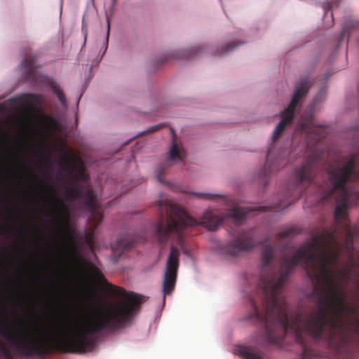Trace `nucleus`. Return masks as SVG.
I'll use <instances>...</instances> for the list:
<instances>
[{"instance_id":"obj_35","label":"nucleus","mask_w":359,"mask_h":359,"mask_svg":"<svg viewBox=\"0 0 359 359\" xmlns=\"http://www.w3.org/2000/svg\"><path fill=\"white\" fill-rule=\"evenodd\" d=\"M274 170H275L274 168H270V170L269 171H267L266 169L265 168L264 175H266L268 172H271V171H273Z\"/></svg>"},{"instance_id":"obj_31","label":"nucleus","mask_w":359,"mask_h":359,"mask_svg":"<svg viewBox=\"0 0 359 359\" xmlns=\"http://www.w3.org/2000/svg\"><path fill=\"white\" fill-rule=\"evenodd\" d=\"M109 28H110V22H109V18H107V41L108 40V37H109Z\"/></svg>"},{"instance_id":"obj_18","label":"nucleus","mask_w":359,"mask_h":359,"mask_svg":"<svg viewBox=\"0 0 359 359\" xmlns=\"http://www.w3.org/2000/svg\"><path fill=\"white\" fill-rule=\"evenodd\" d=\"M299 233V231L293 227L286 228L281 230L277 234V239H283L288 237H293Z\"/></svg>"},{"instance_id":"obj_30","label":"nucleus","mask_w":359,"mask_h":359,"mask_svg":"<svg viewBox=\"0 0 359 359\" xmlns=\"http://www.w3.org/2000/svg\"><path fill=\"white\" fill-rule=\"evenodd\" d=\"M10 229H11V228H9V227L1 226V233H5Z\"/></svg>"},{"instance_id":"obj_12","label":"nucleus","mask_w":359,"mask_h":359,"mask_svg":"<svg viewBox=\"0 0 359 359\" xmlns=\"http://www.w3.org/2000/svg\"><path fill=\"white\" fill-rule=\"evenodd\" d=\"M41 183L46 187V189L53 194V197L55 201V205L57 209L58 214L53 212L51 214L53 217V222L57 226L60 232L67 228L66 222L67 221L68 210L64 203L59 200L57 190L55 189L53 184H48L44 181H41Z\"/></svg>"},{"instance_id":"obj_4","label":"nucleus","mask_w":359,"mask_h":359,"mask_svg":"<svg viewBox=\"0 0 359 359\" xmlns=\"http://www.w3.org/2000/svg\"><path fill=\"white\" fill-rule=\"evenodd\" d=\"M66 194L70 201L80 199L86 209L90 212L88 217L89 232L86 236V242L89 248L93 250L95 248V231L103 219L102 210L96 201V196L88 185L79 183H74L72 187L67 189Z\"/></svg>"},{"instance_id":"obj_26","label":"nucleus","mask_w":359,"mask_h":359,"mask_svg":"<svg viewBox=\"0 0 359 359\" xmlns=\"http://www.w3.org/2000/svg\"><path fill=\"white\" fill-rule=\"evenodd\" d=\"M69 238L71 241V245L69 248V251L71 254H74L76 252V245L73 240L72 236L70 234L69 235Z\"/></svg>"},{"instance_id":"obj_6","label":"nucleus","mask_w":359,"mask_h":359,"mask_svg":"<svg viewBox=\"0 0 359 359\" xmlns=\"http://www.w3.org/2000/svg\"><path fill=\"white\" fill-rule=\"evenodd\" d=\"M255 245L253 231L251 229L242 231L231 240L221 245L218 248V253L224 259H236L241 252L250 251Z\"/></svg>"},{"instance_id":"obj_32","label":"nucleus","mask_w":359,"mask_h":359,"mask_svg":"<svg viewBox=\"0 0 359 359\" xmlns=\"http://www.w3.org/2000/svg\"><path fill=\"white\" fill-rule=\"evenodd\" d=\"M342 276L344 278H349V273H348V271H343L342 272Z\"/></svg>"},{"instance_id":"obj_20","label":"nucleus","mask_w":359,"mask_h":359,"mask_svg":"<svg viewBox=\"0 0 359 359\" xmlns=\"http://www.w3.org/2000/svg\"><path fill=\"white\" fill-rule=\"evenodd\" d=\"M52 90L53 93L56 95L62 105L64 107H67L65 95H64L60 88L56 85H53L52 87Z\"/></svg>"},{"instance_id":"obj_34","label":"nucleus","mask_w":359,"mask_h":359,"mask_svg":"<svg viewBox=\"0 0 359 359\" xmlns=\"http://www.w3.org/2000/svg\"><path fill=\"white\" fill-rule=\"evenodd\" d=\"M90 295L93 297V299H95L97 297L96 292L94 290H92L90 292Z\"/></svg>"},{"instance_id":"obj_5","label":"nucleus","mask_w":359,"mask_h":359,"mask_svg":"<svg viewBox=\"0 0 359 359\" xmlns=\"http://www.w3.org/2000/svg\"><path fill=\"white\" fill-rule=\"evenodd\" d=\"M323 156V150L316 147L308 155L302 167L295 170L296 186L299 189L297 200L304 194L302 186L312 184L316 168L321 165Z\"/></svg>"},{"instance_id":"obj_11","label":"nucleus","mask_w":359,"mask_h":359,"mask_svg":"<svg viewBox=\"0 0 359 359\" xmlns=\"http://www.w3.org/2000/svg\"><path fill=\"white\" fill-rule=\"evenodd\" d=\"M282 202L278 204L272 205L271 206H260L254 208H250L248 207L237 206L229 209L226 213L225 216L229 218H231L233 222L236 224H241L245 219L246 215L251 211H274L277 212L283 208H285L291 203H288L286 205H282Z\"/></svg>"},{"instance_id":"obj_2","label":"nucleus","mask_w":359,"mask_h":359,"mask_svg":"<svg viewBox=\"0 0 359 359\" xmlns=\"http://www.w3.org/2000/svg\"><path fill=\"white\" fill-rule=\"evenodd\" d=\"M93 276L104 287L106 292L121 301L105 309L86 315L82 320L72 325L55 324L54 335L48 340H41L32 333L25 331L13 332L0 323V335L22 357L43 358L57 351L62 353H84L94 346L91 335L106 330H115L128 323L140 311L142 296L128 292L123 287L111 284L97 268ZM53 330V329L51 330Z\"/></svg>"},{"instance_id":"obj_10","label":"nucleus","mask_w":359,"mask_h":359,"mask_svg":"<svg viewBox=\"0 0 359 359\" xmlns=\"http://www.w3.org/2000/svg\"><path fill=\"white\" fill-rule=\"evenodd\" d=\"M179 257L180 252L177 248L171 245L163 276V292L164 296L171 294L175 287L179 268Z\"/></svg>"},{"instance_id":"obj_15","label":"nucleus","mask_w":359,"mask_h":359,"mask_svg":"<svg viewBox=\"0 0 359 359\" xmlns=\"http://www.w3.org/2000/svg\"><path fill=\"white\" fill-rule=\"evenodd\" d=\"M134 242L126 237H119L114 243H111V247L114 253L118 252L117 259L121 256V252L128 250L133 247Z\"/></svg>"},{"instance_id":"obj_8","label":"nucleus","mask_w":359,"mask_h":359,"mask_svg":"<svg viewBox=\"0 0 359 359\" xmlns=\"http://www.w3.org/2000/svg\"><path fill=\"white\" fill-rule=\"evenodd\" d=\"M310 87L309 78L307 76L301 78L300 84L296 88L290 104L281 114L282 119L274 130L273 142H276L278 139L285 126L292 121L297 106L307 95Z\"/></svg>"},{"instance_id":"obj_29","label":"nucleus","mask_w":359,"mask_h":359,"mask_svg":"<svg viewBox=\"0 0 359 359\" xmlns=\"http://www.w3.org/2000/svg\"><path fill=\"white\" fill-rule=\"evenodd\" d=\"M85 174L83 171H81L79 174V175L76 177V179H81L84 180L85 179Z\"/></svg>"},{"instance_id":"obj_17","label":"nucleus","mask_w":359,"mask_h":359,"mask_svg":"<svg viewBox=\"0 0 359 359\" xmlns=\"http://www.w3.org/2000/svg\"><path fill=\"white\" fill-rule=\"evenodd\" d=\"M73 170V166L71 163L70 158L67 154H64L62 161L61 163L60 175L72 172Z\"/></svg>"},{"instance_id":"obj_28","label":"nucleus","mask_w":359,"mask_h":359,"mask_svg":"<svg viewBox=\"0 0 359 359\" xmlns=\"http://www.w3.org/2000/svg\"><path fill=\"white\" fill-rule=\"evenodd\" d=\"M160 128H161L160 125L152 126V127H151V128H149L148 129V132L149 133H154V132L157 131L158 130H159Z\"/></svg>"},{"instance_id":"obj_25","label":"nucleus","mask_w":359,"mask_h":359,"mask_svg":"<svg viewBox=\"0 0 359 359\" xmlns=\"http://www.w3.org/2000/svg\"><path fill=\"white\" fill-rule=\"evenodd\" d=\"M0 313H6L5 302L2 292L0 290Z\"/></svg>"},{"instance_id":"obj_24","label":"nucleus","mask_w":359,"mask_h":359,"mask_svg":"<svg viewBox=\"0 0 359 359\" xmlns=\"http://www.w3.org/2000/svg\"><path fill=\"white\" fill-rule=\"evenodd\" d=\"M26 97H27L26 102L30 105L34 104V102L35 100H37L39 98V95H31V94L27 95Z\"/></svg>"},{"instance_id":"obj_33","label":"nucleus","mask_w":359,"mask_h":359,"mask_svg":"<svg viewBox=\"0 0 359 359\" xmlns=\"http://www.w3.org/2000/svg\"><path fill=\"white\" fill-rule=\"evenodd\" d=\"M357 287L359 289V282L357 283ZM356 324H357V326H358V329H357L356 332L359 334V320L358 319L356 320Z\"/></svg>"},{"instance_id":"obj_38","label":"nucleus","mask_w":359,"mask_h":359,"mask_svg":"<svg viewBox=\"0 0 359 359\" xmlns=\"http://www.w3.org/2000/svg\"><path fill=\"white\" fill-rule=\"evenodd\" d=\"M116 2V0H113V4H115Z\"/></svg>"},{"instance_id":"obj_3","label":"nucleus","mask_w":359,"mask_h":359,"mask_svg":"<svg viewBox=\"0 0 359 359\" xmlns=\"http://www.w3.org/2000/svg\"><path fill=\"white\" fill-rule=\"evenodd\" d=\"M156 205L161 215L160 220L154 226L158 242L163 244L171 238L182 245L188 229L198 225V221L189 216L183 208L170 201H158Z\"/></svg>"},{"instance_id":"obj_36","label":"nucleus","mask_w":359,"mask_h":359,"mask_svg":"<svg viewBox=\"0 0 359 359\" xmlns=\"http://www.w3.org/2000/svg\"><path fill=\"white\" fill-rule=\"evenodd\" d=\"M47 169L48 170L50 169V163L48 160L47 161Z\"/></svg>"},{"instance_id":"obj_7","label":"nucleus","mask_w":359,"mask_h":359,"mask_svg":"<svg viewBox=\"0 0 359 359\" xmlns=\"http://www.w3.org/2000/svg\"><path fill=\"white\" fill-rule=\"evenodd\" d=\"M310 87L309 78L307 76L301 78L300 84L296 88L290 104L281 114L282 119L274 130L273 142H276L278 139L285 126L292 121L297 106L307 95Z\"/></svg>"},{"instance_id":"obj_16","label":"nucleus","mask_w":359,"mask_h":359,"mask_svg":"<svg viewBox=\"0 0 359 359\" xmlns=\"http://www.w3.org/2000/svg\"><path fill=\"white\" fill-rule=\"evenodd\" d=\"M186 156V153L182 147L179 145L175 137H173L172 146L168 151V160L172 161H183Z\"/></svg>"},{"instance_id":"obj_19","label":"nucleus","mask_w":359,"mask_h":359,"mask_svg":"<svg viewBox=\"0 0 359 359\" xmlns=\"http://www.w3.org/2000/svg\"><path fill=\"white\" fill-rule=\"evenodd\" d=\"M238 354L243 359H262L259 355L252 353L245 347L240 348L238 350Z\"/></svg>"},{"instance_id":"obj_1","label":"nucleus","mask_w":359,"mask_h":359,"mask_svg":"<svg viewBox=\"0 0 359 359\" xmlns=\"http://www.w3.org/2000/svg\"><path fill=\"white\" fill-rule=\"evenodd\" d=\"M329 184L319 189L320 201L325 203L337 192L334 224L330 229L317 227L292 257L281 259L280 268L272 265L274 249L264 245L262 252L260 277L257 293L262 309L250 299V318L262 327L266 342L280 344L289 331L302 346L303 359L312 356L305 345L303 334L315 341H324L336 353L345 339L347 325L344 318L355 316V306L346 304L341 283L336 281L335 266L341 243L352 259L353 238L359 225L351 226L347 210L359 200V192L347 186L359 180V170H329Z\"/></svg>"},{"instance_id":"obj_9","label":"nucleus","mask_w":359,"mask_h":359,"mask_svg":"<svg viewBox=\"0 0 359 359\" xmlns=\"http://www.w3.org/2000/svg\"><path fill=\"white\" fill-rule=\"evenodd\" d=\"M316 99L306 109L297 123V128L307 134L308 146H312L313 143H319L327 135L326 128L322 126L314 123L313 111L316 104Z\"/></svg>"},{"instance_id":"obj_21","label":"nucleus","mask_w":359,"mask_h":359,"mask_svg":"<svg viewBox=\"0 0 359 359\" xmlns=\"http://www.w3.org/2000/svg\"><path fill=\"white\" fill-rule=\"evenodd\" d=\"M191 194L196 196L198 198L203 199V200H212L215 198H222V196L219 194H211L208 193H201V192H193Z\"/></svg>"},{"instance_id":"obj_13","label":"nucleus","mask_w":359,"mask_h":359,"mask_svg":"<svg viewBox=\"0 0 359 359\" xmlns=\"http://www.w3.org/2000/svg\"><path fill=\"white\" fill-rule=\"evenodd\" d=\"M21 67L23 69L22 76L24 78L29 81H36V56L30 55L27 56L22 62Z\"/></svg>"},{"instance_id":"obj_37","label":"nucleus","mask_w":359,"mask_h":359,"mask_svg":"<svg viewBox=\"0 0 359 359\" xmlns=\"http://www.w3.org/2000/svg\"><path fill=\"white\" fill-rule=\"evenodd\" d=\"M17 232H18V233L20 234L22 233V231H21V229H19Z\"/></svg>"},{"instance_id":"obj_23","label":"nucleus","mask_w":359,"mask_h":359,"mask_svg":"<svg viewBox=\"0 0 359 359\" xmlns=\"http://www.w3.org/2000/svg\"><path fill=\"white\" fill-rule=\"evenodd\" d=\"M239 45H241V43L226 44V46H224V47L222 48V49L220 50V53L219 54V55L228 54L231 51H232L234 48H236L237 46H238Z\"/></svg>"},{"instance_id":"obj_22","label":"nucleus","mask_w":359,"mask_h":359,"mask_svg":"<svg viewBox=\"0 0 359 359\" xmlns=\"http://www.w3.org/2000/svg\"><path fill=\"white\" fill-rule=\"evenodd\" d=\"M0 351L6 359H13V355L11 351L0 340Z\"/></svg>"},{"instance_id":"obj_27","label":"nucleus","mask_w":359,"mask_h":359,"mask_svg":"<svg viewBox=\"0 0 359 359\" xmlns=\"http://www.w3.org/2000/svg\"><path fill=\"white\" fill-rule=\"evenodd\" d=\"M156 172V179H157V180L159 182H161V183H164V182L161 179V175L163 173V170H160V169H157Z\"/></svg>"},{"instance_id":"obj_14","label":"nucleus","mask_w":359,"mask_h":359,"mask_svg":"<svg viewBox=\"0 0 359 359\" xmlns=\"http://www.w3.org/2000/svg\"><path fill=\"white\" fill-rule=\"evenodd\" d=\"M222 218L217 216L210 210H206L202 217L201 223L209 230H215L222 222Z\"/></svg>"}]
</instances>
